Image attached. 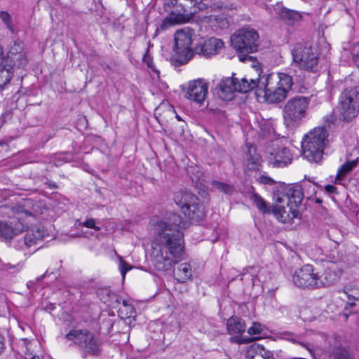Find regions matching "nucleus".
I'll list each match as a JSON object with an SVG mask.
<instances>
[{
    "instance_id": "obj_18",
    "label": "nucleus",
    "mask_w": 359,
    "mask_h": 359,
    "mask_svg": "<svg viewBox=\"0 0 359 359\" xmlns=\"http://www.w3.org/2000/svg\"><path fill=\"white\" fill-rule=\"evenodd\" d=\"M325 337L327 341L329 351L332 352L334 359H353L348 351L341 346L339 337H327L324 334L316 335V337Z\"/></svg>"
},
{
    "instance_id": "obj_37",
    "label": "nucleus",
    "mask_w": 359,
    "mask_h": 359,
    "mask_svg": "<svg viewBox=\"0 0 359 359\" xmlns=\"http://www.w3.org/2000/svg\"><path fill=\"white\" fill-rule=\"evenodd\" d=\"M32 236H33V233L27 231V232L25 236V244L27 247H30V246L37 243L35 239H33Z\"/></svg>"
},
{
    "instance_id": "obj_41",
    "label": "nucleus",
    "mask_w": 359,
    "mask_h": 359,
    "mask_svg": "<svg viewBox=\"0 0 359 359\" xmlns=\"http://www.w3.org/2000/svg\"><path fill=\"white\" fill-rule=\"evenodd\" d=\"M5 349V337L0 333V354L2 353Z\"/></svg>"
},
{
    "instance_id": "obj_29",
    "label": "nucleus",
    "mask_w": 359,
    "mask_h": 359,
    "mask_svg": "<svg viewBox=\"0 0 359 359\" xmlns=\"http://www.w3.org/2000/svg\"><path fill=\"white\" fill-rule=\"evenodd\" d=\"M211 186L213 189L218 190L219 191H222L226 194H231L234 191L233 187L232 186H231L230 184H226L224 182H221L219 181H216V180L212 181L211 182Z\"/></svg>"
},
{
    "instance_id": "obj_20",
    "label": "nucleus",
    "mask_w": 359,
    "mask_h": 359,
    "mask_svg": "<svg viewBox=\"0 0 359 359\" xmlns=\"http://www.w3.org/2000/svg\"><path fill=\"white\" fill-rule=\"evenodd\" d=\"M24 228V224L19 221L8 224L0 220V239L4 241H10L22 232Z\"/></svg>"
},
{
    "instance_id": "obj_27",
    "label": "nucleus",
    "mask_w": 359,
    "mask_h": 359,
    "mask_svg": "<svg viewBox=\"0 0 359 359\" xmlns=\"http://www.w3.org/2000/svg\"><path fill=\"white\" fill-rule=\"evenodd\" d=\"M245 167L250 170H257L261 167V162L259 156L249 155L245 163Z\"/></svg>"
},
{
    "instance_id": "obj_16",
    "label": "nucleus",
    "mask_w": 359,
    "mask_h": 359,
    "mask_svg": "<svg viewBox=\"0 0 359 359\" xmlns=\"http://www.w3.org/2000/svg\"><path fill=\"white\" fill-rule=\"evenodd\" d=\"M292 156L288 148L283 146H277L270 153L269 161L273 166L284 167L290 163Z\"/></svg>"
},
{
    "instance_id": "obj_38",
    "label": "nucleus",
    "mask_w": 359,
    "mask_h": 359,
    "mask_svg": "<svg viewBox=\"0 0 359 359\" xmlns=\"http://www.w3.org/2000/svg\"><path fill=\"white\" fill-rule=\"evenodd\" d=\"M143 61L147 64L148 67H149L151 69H153L154 71H155L154 67V64H153L152 57L150 56V55L149 54L148 51H147L145 53V54L144 55V56H143Z\"/></svg>"
},
{
    "instance_id": "obj_30",
    "label": "nucleus",
    "mask_w": 359,
    "mask_h": 359,
    "mask_svg": "<svg viewBox=\"0 0 359 359\" xmlns=\"http://www.w3.org/2000/svg\"><path fill=\"white\" fill-rule=\"evenodd\" d=\"M355 161L348 162L342 165L338 170L337 175V179L343 178L355 166Z\"/></svg>"
},
{
    "instance_id": "obj_4",
    "label": "nucleus",
    "mask_w": 359,
    "mask_h": 359,
    "mask_svg": "<svg viewBox=\"0 0 359 359\" xmlns=\"http://www.w3.org/2000/svg\"><path fill=\"white\" fill-rule=\"evenodd\" d=\"M259 34L254 29L243 28L234 34L231 38V45L238 52L241 62L252 61L254 57L249 53L256 52L259 46Z\"/></svg>"
},
{
    "instance_id": "obj_25",
    "label": "nucleus",
    "mask_w": 359,
    "mask_h": 359,
    "mask_svg": "<svg viewBox=\"0 0 359 359\" xmlns=\"http://www.w3.org/2000/svg\"><path fill=\"white\" fill-rule=\"evenodd\" d=\"M236 90L239 93H245L258 86L257 79H248L244 77L240 81L236 79Z\"/></svg>"
},
{
    "instance_id": "obj_45",
    "label": "nucleus",
    "mask_w": 359,
    "mask_h": 359,
    "mask_svg": "<svg viewBox=\"0 0 359 359\" xmlns=\"http://www.w3.org/2000/svg\"><path fill=\"white\" fill-rule=\"evenodd\" d=\"M235 341L238 342V343H242V342H246L248 341L247 340H241L240 339L235 338Z\"/></svg>"
},
{
    "instance_id": "obj_5",
    "label": "nucleus",
    "mask_w": 359,
    "mask_h": 359,
    "mask_svg": "<svg viewBox=\"0 0 359 359\" xmlns=\"http://www.w3.org/2000/svg\"><path fill=\"white\" fill-rule=\"evenodd\" d=\"M327 132L316 127L305 135L302 141V155L309 162H319L323 157Z\"/></svg>"
},
{
    "instance_id": "obj_39",
    "label": "nucleus",
    "mask_w": 359,
    "mask_h": 359,
    "mask_svg": "<svg viewBox=\"0 0 359 359\" xmlns=\"http://www.w3.org/2000/svg\"><path fill=\"white\" fill-rule=\"evenodd\" d=\"M130 269L128 264L121 259L120 262V271L123 278H125L127 271Z\"/></svg>"
},
{
    "instance_id": "obj_28",
    "label": "nucleus",
    "mask_w": 359,
    "mask_h": 359,
    "mask_svg": "<svg viewBox=\"0 0 359 359\" xmlns=\"http://www.w3.org/2000/svg\"><path fill=\"white\" fill-rule=\"evenodd\" d=\"M251 200L262 212L266 213L269 212L266 202L258 194L254 193L251 196Z\"/></svg>"
},
{
    "instance_id": "obj_34",
    "label": "nucleus",
    "mask_w": 359,
    "mask_h": 359,
    "mask_svg": "<svg viewBox=\"0 0 359 359\" xmlns=\"http://www.w3.org/2000/svg\"><path fill=\"white\" fill-rule=\"evenodd\" d=\"M257 181L260 184L266 185H273L276 183L273 179L266 175H261L257 178Z\"/></svg>"
},
{
    "instance_id": "obj_32",
    "label": "nucleus",
    "mask_w": 359,
    "mask_h": 359,
    "mask_svg": "<svg viewBox=\"0 0 359 359\" xmlns=\"http://www.w3.org/2000/svg\"><path fill=\"white\" fill-rule=\"evenodd\" d=\"M119 310L121 313L125 312L126 316L127 318L132 317L135 313L134 307L130 304L128 303L126 300L123 301V306L120 308Z\"/></svg>"
},
{
    "instance_id": "obj_21",
    "label": "nucleus",
    "mask_w": 359,
    "mask_h": 359,
    "mask_svg": "<svg viewBox=\"0 0 359 359\" xmlns=\"http://www.w3.org/2000/svg\"><path fill=\"white\" fill-rule=\"evenodd\" d=\"M236 90V81L233 77H227L221 81L218 86L217 95L223 100H231Z\"/></svg>"
},
{
    "instance_id": "obj_22",
    "label": "nucleus",
    "mask_w": 359,
    "mask_h": 359,
    "mask_svg": "<svg viewBox=\"0 0 359 359\" xmlns=\"http://www.w3.org/2000/svg\"><path fill=\"white\" fill-rule=\"evenodd\" d=\"M13 76V65L8 64L6 60H1V63H0V90L10 82Z\"/></svg>"
},
{
    "instance_id": "obj_24",
    "label": "nucleus",
    "mask_w": 359,
    "mask_h": 359,
    "mask_svg": "<svg viewBox=\"0 0 359 359\" xmlns=\"http://www.w3.org/2000/svg\"><path fill=\"white\" fill-rule=\"evenodd\" d=\"M227 330L229 334H238L240 337L245 330L244 320L238 317H231L227 321Z\"/></svg>"
},
{
    "instance_id": "obj_44",
    "label": "nucleus",
    "mask_w": 359,
    "mask_h": 359,
    "mask_svg": "<svg viewBox=\"0 0 359 359\" xmlns=\"http://www.w3.org/2000/svg\"><path fill=\"white\" fill-rule=\"evenodd\" d=\"M335 188L333 187V186H327V190L329 191H333V190Z\"/></svg>"
},
{
    "instance_id": "obj_48",
    "label": "nucleus",
    "mask_w": 359,
    "mask_h": 359,
    "mask_svg": "<svg viewBox=\"0 0 359 359\" xmlns=\"http://www.w3.org/2000/svg\"><path fill=\"white\" fill-rule=\"evenodd\" d=\"M176 117H177V118L178 120H180V118L179 117V116H177H177H176Z\"/></svg>"
},
{
    "instance_id": "obj_17",
    "label": "nucleus",
    "mask_w": 359,
    "mask_h": 359,
    "mask_svg": "<svg viewBox=\"0 0 359 359\" xmlns=\"http://www.w3.org/2000/svg\"><path fill=\"white\" fill-rule=\"evenodd\" d=\"M5 60L8 61V64L13 65V67L26 65L27 57L24 52L23 43L21 41H15L13 45L11 47Z\"/></svg>"
},
{
    "instance_id": "obj_2",
    "label": "nucleus",
    "mask_w": 359,
    "mask_h": 359,
    "mask_svg": "<svg viewBox=\"0 0 359 359\" xmlns=\"http://www.w3.org/2000/svg\"><path fill=\"white\" fill-rule=\"evenodd\" d=\"M274 200L273 213L279 221L286 223L297 217L303 194L298 186L283 184L275 194Z\"/></svg>"
},
{
    "instance_id": "obj_3",
    "label": "nucleus",
    "mask_w": 359,
    "mask_h": 359,
    "mask_svg": "<svg viewBox=\"0 0 359 359\" xmlns=\"http://www.w3.org/2000/svg\"><path fill=\"white\" fill-rule=\"evenodd\" d=\"M256 93L263 97L269 103H279L286 99L288 92L291 90L293 81L291 76L285 73H271L261 81Z\"/></svg>"
},
{
    "instance_id": "obj_8",
    "label": "nucleus",
    "mask_w": 359,
    "mask_h": 359,
    "mask_svg": "<svg viewBox=\"0 0 359 359\" xmlns=\"http://www.w3.org/2000/svg\"><path fill=\"white\" fill-rule=\"evenodd\" d=\"M310 97L296 96L290 99L283 109V116L287 127H296L306 117Z\"/></svg>"
},
{
    "instance_id": "obj_15",
    "label": "nucleus",
    "mask_w": 359,
    "mask_h": 359,
    "mask_svg": "<svg viewBox=\"0 0 359 359\" xmlns=\"http://www.w3.org/2000/svg\"><path fill=\"white\" fill-rule=\"evenodd\" d=\"M317 287L330 286L339 279L341 271L335 263H329L322 271H317Z\"/></svg>"
},
{
    "instance_id": "obj_10",
    "label": "nucleus",
    "mask_w": 359,
    "mask_h": 359,
    "mask_svg": "<svg viewBox=\"0 0 359 359\" xmlns=\"http://www.w3.org/2000/svg\"><path fill=\"white\" fill-rule=\"evenodd\" d=\"M174 201L185 216L198 222L203 215V208L198 198L189 191H178L175 194Z\"/></svg>"
},
{
    "instance_id": "obj_9",
    "label": "nucleus",
    "mask_w": 359,
    "mask_h": 359,
    "mask_svg": "<svg viewBox=\"0 0 359 359\" xmlns=\"http://www.w3.org/2000/svg\"><path fill=\"white\" fill-rule=\"evenodd\" d=\"M339 118L349 122L359 113V88L345 89L340 95L337 106Z\"/></svg>"
},
{
    "instance_id": "obj_46",
    "label": "nucleus",
    "mask_w": 359,
    "mask_h": 359,
    "mask_svg": "<svg viewBox=\"0 0 359 359\" xmlns=\"http://www.w3.org/2000/svg\"><path fill=\"white\" fill-rule=\"evenodd\" d=\"M29 359H40V358L39 356L34 355V356L31 357Z\"/></svg>"
},
{
    "instance_id": "obj_14",
    "label": "nucleus",
    "mask_w": 359,
    "mask_h": 359,
    "mask_svg": "<svg viewBox=\"0 0 359 359\" xmlns=\"http://www.w3.org/2000/svg\"><path fill=\"white\" fill-rule=\"evenodd\" d=\"M208 84L203 79L194 80L188 83L185 97L191 101L201 104L208 95Z\"/></svg>"
},
{
    "instance_id": "obj_31",
    "label": "nucleus",
    "mask_w": 359,
    "mask_h": 359,
    "mask_svg": "<svg viewBox=\"0 0 359 359\" xmlns=\"http://www.w3.org/2000/svg\"><path fill=\"white\" fill-rule=\"evenodd\" d=\"M0 20L4 22L6 28L11 31V32H14V27L12 22L11 16L6 11H1Z\"/></svg>"
},
{
    "instance_id": "obj_33",
    "label": "nucleus",
    "mask_w": 359,
    "mask_h": 359,
    "mask_svg": "<svg viewBox=\"0 0 359 359\" xmlns=\"http://www.w3.org/2000/svg\"><path fill=\"white\" fill-rule=\"evenodd\" d=\"M263 330V326L259 323H253L252 325L248 328V333L250 335L259 334Z\"/></svg>"
},
{
    "instance_id": "obj_47",
    "label": "nucleus",
    "mask_w": 359,
    "mask_h": 359,
    "mask_svg": "<svg viewBox=\"0 0 359 359\" xmlns=\"http://www.w3.org/2000/svg\"><path fill=\"white\" fill-rule=\"evenodd\" d=\"M344 293L348 296V298H350V294H348L347 292L344 291Z\"/></svg>"
},
{
    "instance_id": "obj_6",
    "label": "nucleus",
    "mask_w": 359,
    "mask_h": 359,
    "mask_svg": "<svg viewBox=\"0 0 359 359\" xmlns=\"http://www.w3.org/2000/svg\"><path fill=\"white\" fill-rule=\"evenodd\" d=\"M65 337L67 340L72 341L85 357L98 355L101 353L100 339L87 329H73Z\"/></svg>"
},
{
    "instance_id": "obj_40",
    "label": "nucleus",
    "mask_w": 359,
    "mask_h": 359,
    "mask_svg": "<svg viewBox=\"0 0 359 359\" xmlns=\"http://www.w3.org/2000/svg\"><path fill=\"white\" fill-rule=\"evenodd\" d=\"M9 150V147L7 143L2 142H0V154L7 153Z\"/></svg>"
},
{
    "instance_id": "obj_42",
    "label": "nucleus",
    "mask_w": 359,
    "mask_h": 359,
    "mask_svg": "<svg viewBox=\"0 0 359 359\" xmlns=\"http://www.w3.org/2000/svg\"><path fill=\"white\" fill-rule=\"evenodd\" d=\"M303 346H304L309 352H311L312 349L315 346H317V344H304L303 343H300Z\"/></svg>"
},
{
    "instance_id": "obj_11",
    "label": "nucleus",
    "mask_w": 359,
    "mask_h": 359,
    "mask_svg": "<svg viewBox=\"0 0 359 359\" xmlns=\"http://www.w3.org/2000/svg\"><path fill=\"white\" fill-rule=\"evenodd\" d=\"M291 54L293 64L299 69L311 72L316 71L318 57L311 46L297 43L292 47Z\"/></svg>"
},
{
    "instance_id": "obj_23",
    "label": "nucleus",
    "mask_w": 359,
    "mask_h": 359,
    "mask_svg": "<svg viewBox=\"0 0 359 359\" xmlns=\"http://www.w3.org/2000/svg\"><path fill=\"white\" fill-rule=\"evenodd\" d=\"M174 275L176 280L180 283H185L191 279L192 276V269L191 265L187 263H180L174 270Z\"/></svg>"
},
{
    "instance_id": "obj_36",
    "label": "nucleus",
    "mask_w": 359,
    "mask_h": 359,
    "mask_svg": "<svg viewBox=\"0 0 359 359\" xmlns=\"http://www.w3.org/2000/svg\"><path fill=\"white\" fill-rule=\"evenodd\" d=\"M81 225H82L83 226L87 227V228L95 229V231L100 230V228L99 226H96L95 221L93 218L86 219L83 223H81Z\"/></svg>"
},
{
    "instance_id": "obj_26",
    "label": "nucleus",
    "mask_w": 359,
    "mask_h": 359,
    "mask_svg": "<svg viewBox=\"0 0 359 359\" xmlns=\"http://www.w3.org/2000/svg\"><path fill=\"white\" fill-rule=\"evenodd\" d=\"M280 16L288 25H293L302 19V15L299 12L285 7L280 9Z\"/></svg>"
},
{
    "instance_id": "obj_7",
    "label": "nucleus",
    "mask_w": 359,
    "mask_h": 359,
    "mask_svg": "<svg viewBox=\"0 0 359 359\" xmlns=\"http://www.w3.org/2000/svg\"><path fill=\"white\" fill-rule=\"evenodd\" d=\"M165 6L175 8L180 13L175 16L172 11L171 15L163 21L161 25L162 29H166L169 26L180 22L185 15L195 13L205 8L202 0H165Z\"/></svg>"
},
{
    "instance_id": "obj_35",
    "label": "nucleus",
    "mask_w": 359,
    "mask_h": 359,
    "mask_svg": "<svg viewBox=\"0 0 359 359\" xmlns=\"http://www.w3.org/2000/svg\"><path fill=\"white\" fill-rule=\"evenodd\" d=\"M29 231L33 233V239H35L36 242L42 240L44 236V231L40 228H33Z\"/></svg>"
},
{
    "instance_id": "obj_13",
    "label": "nucleus",
    "mask_w": 359,
    "mask_h": 359,
    "mask_svg": "<svg viewBox=\"0 0 359 359\" xmlns=\"http://www.w3.org/2000/svg\"><path fill=\"white\" fill-rule=\"evenodd\" d=\"M318 272L311 264H305L297 269L292 276L293 283L299 287H317Z\"/></svg>"
},
{
    "instance_id": "obj_43",
    "label": "nucleus",
    "mask_w": 359,
    "mask_h": 359,
    "mask_svg": "<svg viewBox=\"0 0 359 359\" xmlns=\"http://www.w3.org/2000/svg\"><path fill=\"white\" fill-rule=\"evenodd\" d=\"M1 60H5V57H4L3 47L0 45V63H1Z\"/></svg>"
},
{
    "instance_id": "obj_19",
    "label": "nucleus",
    "mask_w": 359,
    "mask_h": 359,
    "mask_svg": "<svg viewBox=\"0 0 359 359\" xmlns=\"http://www.w3.org/2000/svg\"><path fill=\"white\" fill-rule=\"evenodd\" d=\"M224 47V42L217 38L210 37L199 45L198 53L206 57L218 54Z\"/></svg>"
},
{
    "instance_id": "obj_12",
    "label": "nucleus",
    "mask_w": 359,
    "mask_h": 359,
    "mask_svg": "<svg viewBox=\"0 0 359 359\" xmlns=\"http://www.w3.org/2000/svg\"><path fill=\"white\" fill-rule=\"evenodd\" d=\"M191 43V34L189 30L182 29L176 32L174 51L181 63L187 62L192 57Z\"/></svg>"
},
{
    "instance_id": "obj_1",
    "label": "nucleus",
    "mask_w": 359,
    "mask_h": 359,
    "mask_svg": "<svg viewBox=\"0 0 359 359\" xmlns=\"http://www.w3.org/2000/svg\"><path fill=\"white\" fill-rule=\"evenodd\" d=\"M151 231L154 235L151 244V258L158 271H168L177 262L170 258L180 259L184 251V224L182 217L176 213H170L164 219H153L150 222Z\"/></svg>"
}]
</instances>
